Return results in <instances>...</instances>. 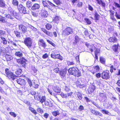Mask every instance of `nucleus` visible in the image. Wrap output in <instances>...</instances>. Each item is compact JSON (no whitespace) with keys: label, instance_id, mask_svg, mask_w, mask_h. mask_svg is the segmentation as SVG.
I'll return each instance as SVG.
<instances>
[{"label":"nucleus","instance_id":"nucleus-1","mask_svg":"<svg viewBox=\"0 0 120 120\" xmlns=\"http://www.w3.org/2000/svg\"><path fill=\"white\" fill-rule=\"evenodd\" d=\"M68 73L70 75H73L75 77H78L81 75V73L76 67H73L70 68L68 70Z\"/></svg>","mask_w":120,"mask_h":120},{"label":"nucleus","instance_id":"nucleus-2","mask_svg":"<svg viewBox=\"0 0 120 120\" xmlns=\"http://www.w3.org/2000/svg\"><path fill=\"white\" fill-rule=\"evenodd\" d=\"M45 26L47 30L45 28H42L41 29V30L47 36L50 37L52 36V33L47 30H50L52 29V24L50 23H47L45 25Z\"/></svg>","mask_w":120,"mask_h":120},{"label":"nucleus","instance_id":"nucleus-3","mask_svg":"<svg viewBox=\"0 0 120 120\" xmlns=\"http://www.w3.org/2000/svg\"><path fill=\"white\" fill-rule=\"evenodd\" d=\"M6 76L9 79L14 80L17 76L9 70L8 68H6L5 70Z\"/></svg>","mask_w":120,"mask_h":120},{"label":"nucleus","instance_id":"nucleus-4","mask_svg":"<svg viewBox=\"0 0 120 120\" xmlns=\"http://www.w3.org/2000/svg\"><path fill=\"white\" fill-rule=\"evenodd\" d=\"M74 30L72 28L67 27L64 30L62 33V35L64 36H66L72 34Z\"/></svg>","mask_w":120,"mask_h":120},{"label":"nucleus","instance_id":"nucleus-5","mask_svg":"<svg viewBox=\"0 0 120 120\" xmlns=\"http://www.w3.org/2000/svg\"><path fill=\"white\" fill-rule=\"evenodd\" d=\"M59 52L58 51L56 50H55L51 55V57L54 59H58L60 60L63 59V57L60 54H57Z\"/></svg>","mask_w":120,"mask_h":120},{"label":"nucleus","instance_id":"nucleus-6","mask_svg":"<svg viewBox=\"0 0 120 120\" xmlns=\"http://www.w3.org/2000/svg\"><path fill=\"white\" fill-rule=\"evenodd\" d=\"M111 76L110 72L108 70L104 71L101 74V77L103 79L107 80L109 79Z\"/></svg>","mask_w":120,"mask_h":120},{"label":"nucleus","instance_id":"nucleus-7","mask_svg":"<svg viewBox=\"0 0 120 120\" xmlns=\"http://www.w3.org/2000/svg\"><path fill=\"white\" fill-rule=\"evenodd\" d=\"M24 42L25 45L28 48L31 47L32 46V39L30 37H27L24 39Z\"/></svg>","mask_w":120,"mask_h":120},{"label":"nucleus","instance_id":"nucleus-8","mask_svg":"<svg viewBox=\"0 0 120 120\" xmlns=\"http://www.w3.org/2000/svg\"><path fill=\"white\" fill-rule=\"evenodd\" d=\"M8 10L9 11L11 12H12L11 14H7L5 16L6 18L8 19H14V13H13V10L11 8L9 7L8 8Z\"/></svg>","mask_w":120,"mask_h":120},{"label":"nucleus","instance_id":"nucleus-9","mask_svg":"<svg viewBox=\"0 0 120 120\" xmlns=\"http://www.w3.org/2000/svg\"><path fill=\"white\" fill-rule=\"evenodd\" d=\"M17 8L21 13H23L24 14L27 13V11L26 8L22 5L20 4L17 7Z\"/></svg>","mask_w":120,"mask_h":120},{"label":"nucleus","instance_id":"nucleus-10","mask_svg":"<svg viewBox=\"0 0 120 120\" xmlns=\"http://www.w3.org/2000/svg\"><path fill=\"white\" fill-rule=\"evenodd\" d=\"M19 28L22 32L24 34L27 31V27L22 24H20L19 25Z\"/></svg>","mask_w":120,"mask_h":120},{"label":"nucleus","instance_id":"nucleus-11","mask_svg":"<svg viewBox=\"0 0 120 120\" xmlns=\"http://www.w3.org/2000/svg\"><path fill=\"white\" fill-rule=\"evenodd\" d=\"M119 47H120L118 43L116 44H115L112 45V49L113 51L116 54H118L119 52H118Z\"/></svg>","mask_w":120,"mask_h":120},{"label":"nucleus","instance_id":"nucleus-12","mask_svg":"<svg viewBox=\"0 0 120 120\" xmlns=\"http://www.w3.org/2000/svg\"><path fill=\"white\" fill-rule=\"evenodd\" d=\"M100 68L98 65H97L93 67V68L90 72L93 74L99 71Z\"/></svg>","mask_w":120,"mask_h":120},{"label":"nucleus","instance_id":"nucleus-13","mask_svg":"<svg viewBox=\"0 0 120 120\" xmlns=\"http://www.w3.org/2000/svg\"><path fill=\"white\" fill-rule=\"evenodd\" d=\"M90 111L91 113L95 116H102V114L101 113L95 109H91L90 110Z\"/></svg>","mask_w":120,"mask_h":120},{"label":"nucleus","instance_id":"nucleus-14","mask_svg":"<svg viewBox=\"0 0 120 120\" xmlns=\"http://www.w3.org/2000/svg\"><path fill=\"white\" fill-rule=\"evenodd\" d=\"M16 82L21 85H24L26 84V81L24 79L19 78L16 80Z\"/></svg>","mask_w":120,"mask_h":120},{"label":"nucleus","instance_id":"nucleus-15","mask_svg":"<svg viewBox=\"0 0 120 120\" xmlns=\"http://www.w3.org/2000/svg\"><path fill=\"white\" fill-rule=\"evenodd\" d=\"M40 13L41 16L45 18L47 17L48 15L47 11L45 9H42L41 10Z\"/></svg>","mask_w":120,"mask_h":120},{"label":"nucleus","instance_id":"nucleus-16","mask_svg":"<svg viewBox=\"0 0 120 120\" xmlns=\"http://www.w3.org/2000/svg\"><path fill=\"white\" fill-rule=\"evenodd\" d=\"M26 60L23 57L19 59H17V63L21 64H23L24 65L26 64Z\"/></svg>","mask_w":120,"mask_h":120},{"label":"nucleus","instance_id":"nucleus-17","mask_svg":"<svg viewBox=\"0 0 120 120\" xmlns=\"http://www.w3.org/2000/svg\"><path fill=\"white\" fill-rule=\"evenodd\" d=\"M95 86L94 85H92L88 89V92L91 94L94 92L95 89Z\"/></svg>","mask_w":120,"mask_h":120},{"label":"nucleus","instance_id":"nucleus-18","mask_svg":"<svg viewBox=\"0 0 120 120\" xmlns=\"http://www.w3.org/2000/svg\"><path fill=\"white\" fill-rule=\"evenodd\" d=\"M100 53V49L96 48L95 50L94 51L95 57L94 59L95 60H98V54Z\"/></svg>","mask_w":120,"mask_h":120},{"label":"nucleus","instance_id":"nucleus-19","mask_svg":"<svg viewBox=\"0 0 120 120\" xmlns=\"http://www.w3.org/2000/svg\"><path fill=\"white\" fill-rule=\"evenodd\" d=\"M86 47L88 48V50L90 51L91 52H92L93 51V49L94 48V45H90L89 43L86 44Z\"/></svg>","mask_w":120,"mask_h":120},{"label":"nucleus","instance_id":"nucleus-20","mask_svg":"<svg viewBox=\"0 0 120 120\" xmlns=\"http://www.w3.org/2000/svg\"><path fill=\"white\" fill-rule=\"evenodd\" d=\"M109 41L111 43H116L117 42L118 39L115 37H112L109 39Z\"/></svg>","mask_w":120,"mask_h":120},{"label":"nucleus","instance_id":"nucleus-21","mask_svg":"<svg viewBox=\"0 0 120 120\" xmlns=\"http://www.w3.org/2000/svg\"><path fill=\"white\" fill-rule=\"evenodd\" d=\"M40 42L41 46L43 48H45L47 47V45L43 39H40L39 40L38 42ZM38 43L39 44V43Z\"/></svg>","mask_w":120,"mask_h":120},{"label":"nucleus","instance_id":"nucleus-22","mask_svg":"<svg viewBox=\"0 0 120 120\" xmlns=\"http://www.w3.org/2000/svg\"><path fill=\"white\" fill-rule=\"evenodd\" d=\"M74 41L73 42V43L74 45H75L77 44L78 43H79L81 41V39L79 38L77 35L75 36V38Z\"/></svg>","mask_w":120,"mask_h":120},{"label":"nucleus","instance_id":"nucleus-23","mask_svg":"<svg viewBox=\"0 0 120 120\" xmlns=\"http://www.w3.org/2000/svg\"><path fill=\"white\" fill-rule=\"evenodd\" d=\"M40 8V6L38 4L35 3L32 6L31 9L33 10L38 9Z\"/></svg>","mask_w":120,"mask_h":120},{"label":"nucleus","instance_id":"nucleus-24","mask_svg":"<svg viewBox=\"0 0 120 120\" xmlns=\"http://www.w3.org/2000/svg\"><path fill=\"white\" fill-rule=\"evenodd\" d=\"M66 71H64V70H60L59 71V75L62 78H64L65 77Z\"/></svg>","mask_w":120,"mask_h":120},{"label":"nucleus","instance_id":"nucleus-25","mask_svg":"<svg viewBox=\"0 0 120 120\" xmlns=\"http://www.w3.org/2000/svg\"><path fill=\"white\" fill-rule=\"evenodd\" d=\"M60 18L57 16H56L53 18L52 19V21L54 23H58L60 21Z\"/></svg>","mask_w":120,"mask_h":120},{"label":"nucleus","instance_id":"nucleus-26","mask_svg":"<svg viewBox=\"0 0 120 120\" xmlns=\"http://www.w3.org/2000/svg\"><path fill=\"white\" fill-rule=\"evenodd\" d=\"M94 19L95 20L97 21L99 20L100 16L96 11L94 13Z\"/></svg>","mask_w":120,"mask_h":120},{"label":"nucleus","instance_id":"nucleus-27","mask_svg":"<svg viewBox=\"0 0 120 120\" xmlns=\"http://www.w3.org/2000/svg\"><path fill=\"white\" fill-rule=\"evenodd\" d=\"M47 2L49 3V4L52 7V8H49V9H50L51 10H52L55 8L56 9V7L57 6L54 4H53L51 2L48 0L47 1Z\"/></svg>","mask_w":120,"mask_h":120},{"label":"nucleus","instance_id":"nucleus-28","mask_svg":"<svg viewBox=\"0 0 120 120\" xmlns=\"http://www.w3.org/2000/svg\"><path fill=\"white\" fill-rule=\"evenodd\" d=\"M38 97L40 99V102L42 104L46 101V97L45 95L42 96L41 98V96H39Z\"/></svg>","mask_w":120,"mask_h":120},{"label":"nucleus","instance_id":"nucleus-29","mask_svg":"<svg viewBox=\"0 0 120 120\" xmlns=\"http://www.w3.org/2000/svg\"><path fill=\"white\" fill-rule=\"evenodd\" d=\"M0 22L3 23H6L7 22V20L4 17L0 15Z\"/></svg>","mask_w":120,"mask_h":120},{"label":"nucleus","instance_id":"nucleus-30","mask_svg":"<svg viewBox=\"0 0 120 120\" xmlns=\"http://www.w3.org/2000/svg\"><path fill=\"white\" fill-rule=\"evenodd\" d=\"M96 1L98 2V3L100 5L102 6L103 7H105V3L103 2L101 0H96Z\"/></svg>","mask_w":120,"mask_h":120},{"label":"nucleus","instance_id":"nucleus-31","mask_svg":"<svg viewBox=\"0 0 120 120\" xmlns=\"http://www.w3.org/2000/svg\"><path fill=\"white\" fill-rule=\"evenodd\" d=\"M29 109L35 115H36L37 114V112L36 110L32 107H29Z\"/></svg>","mask_w":120,"mask_h":120},{"label":"nucleus","instance_id":"nucleus-32","mask_svg":"<svg viewBox=\"0 0 120 120\" xmlns=\"http://www.w3.org/2000/svg\"><path fill=\"white\" fill-rule=\"evenodd\" d=\"M116 69L115 67H114V66L112 65L110 66V71L111 73L113 72V71H115L116 70Z\"/></svg>","mask_w":120,"mask_h":120},{"label":"nucleus","instance_id":"nucleus-33","mask_svg":"<svg viewBox=\"0 0 120 120\" xmlns=\"http://www.w3.org/2000/svg\"><path fill=\"white\" fill-rule=\"evenodd\" d=\"M52 115L54 116H56L60 114L59 112V110L55 111L52 112Z\"/></svg>","mask_w":120,"mask_h":120},{"label":"nucleus","instance_id":"nucleus-34","mask_svg":"<svg viewBox=\"0 0 120 120\" xmlns=\"http://www.w3.org/2000/svg\"><path fill=\"white\" fill-rule=\"evenodd\" d=\"M14 33L17 38H19L21 37V33L17 31H15Z\"/></svg>","mask_w":120,"mask_h":120},{"label":"nucleus","instance_id":"nucleus-35","mask_svg":"<svg viewBox=\"0 0 120 120\" xmlns=\"http://www.w3.org/2000/svg\"><path fill=\"white\" fill-rule=\"evenodd\" d=\"M15 55L16 56L21 57L22 56V53L20 52H17L15 53Z\"/></svg>","mask_w":120,"mask_h":120},{"label":"nucleus","instance_id":"nucleus-36","mask_svg":"<svg viewBox=\"0 0 120 120\" xmlns=\"http://www.w3.org/2000/svg\"><path fill=\"white\" fill-rule=\"evenodd\" d=\"M6 4L5 2L3 0H0V7H4L5 6Z\"/></svg>","mask_w":120,"mask_h":120},{"label":"nucleus","instance_id":"nucleus-37","mask_svg":"<svg viewBox=\"0 0 120 120\" xmlns=\"http://www.w3.org/2000/svg\"><path fill=\"white\" fill-rule=\"evenodd\" d=\"M54 90L55 92L57 93H60V88L57 86L55 87H54Z\"/></svg>","mask_w":120,"mask_h":120},{"label":"nucleus","instance_id":"nucleus-38","mask_svg":"<svg viewBox=\"0 0 120 120\" xmlns=\"http://www.w3.org/2000/svg\"><path fill=\"white\" fill-rule=\"evenodd\" d=\"M22 72V71L21 69H18L15 72V74L18 75H20Z\"/></svg>","mask_w":120,"mask_h":120},{"label":"nucleus","instance_id":"nucleus-39","mask_svg":"<svg viewBox=\"0 0 120 120\" xmlns=\"http://www.w3.org/2000/svg\"><path fill=\"white\" fill-rule=\"evenodd\" d=\"M12 4L15 6H18L19 4V2L17 0H12Z\"/></svg>","mask_w":120,"mask_h":120},{"label":"nucleus","instance_id":"nucleus-40","mask_svg":"<svg viewBox=\"0 0 120 120\" xmlns=\"http://www.w3.org/2000/svg\"><path fill=\"white\" fill-rule=\"evenodd\" d=\"M100 61L101 63L104 64L105 63V60L104 58L100 57Z\"/></svg>","mask_w":120,"mask_h":120},{"label":"nucleus","instance_id":"nucleus-41","mask_svg":"<svg viewBox=\"0 0 120 120\" xmlns=\"http://www.w3.org/2000/svg\"><path fill=\"white\" fill-rule=\"evenodd\" d=\"M37 111L38 113L40 114H42L44 112V111L43 109L40 108H37Z\"/></svg>","mask_w":120,"mask_h":120},{"label":"nucleus","instance_id":"nucleus-42","mask_svg":"<svg viewBox=\"0 0 120 120\" xmlns=\"http://www.w3.org/2000/svg\"><path fill=\"white\" fill-rule=\"evenodd\" d=\"M6 60L7 61H10L11 59V56L6 54L5 56Z\"/></svg>","mask_w":120,"mask_h":120},{"label":"nucleus","instance_id":"nucleus-43","mask_svg":"<svg viewBox=\"0 0 120 120\" xmlns=\"http://www.w3.org/2000/svg\"><path fill=\"white\" fill-rule=\"evenodd\" d=\"M42 3L43 6L45 7H48L49 6L47 3L46 0H43L42 1Z\"/></svg>","mask_w":120,"mask_h":120},{"label":"nucleus","instance_id":"nucleus-44","mask_svg":"<svg viewBox=\"0 0 120 120\" xmlns=\"http://www.w3.org/2000/svg\"><path fill=\"white\" fill-rule=\"evenodd\" d=\"M47 42L49 44H51L52 46L55 47L56 46V45L53 43L52 42V41H50L49 40H46Z\"/></svg>","mask_w":120,"mask_h":120},{"label":"nucleus","instance_id":"nucleus-45","mask_svg":"<svg viewBox=\"0 0 120 120\" xmlns=\"http://www.w3.org/2000/svg\"><path fill=\"white\" fill-rule=\"evenodd\" d=\"M26 80L30 87H31L32 85V82L31 80L28 78H27Z\"/></svg>","mask_w":120,"mask_h":120},{"label":"nucleus","instance_id":"nucleus-46","mask_svg":"<svg viewBox=\"0 0 120 120\" xmlns=\"http://www.w3.org/2000/svg\"><path fill=\"white\" fill-rule=\"evenodd\" d=\"M53 1L54 2L58 5H60L61 3L60 0H53Z\"/></svg>","mask_w":120,"mask_h":120},{"label":"nucleus","instance_id":"nucleus-47","mask_svg":"<svg viewBox=\"0 0 120 120\" xmlns=\"http://www.w3.org/2000/svg\"><path fill=\"white\" fill-rule=\"evenodd\" d=\"M77 95L79 99L80 100H81L82 98V96L81 93L79 92H77Z\"/></svg>","mask_w":120,"mask_h":120},{"label":"nucleus","instance_id":"nucleus-48","mask_svg":"<svg viewBox=\"0 0 120 120\" xmlns=\"http://www.w3.org/2000/svg\"><path fill=\"white\" fill-rule=\"evenodd\" d=\"M84 19L88 24L90 25L91 24V21L88 18H85Z\"/></svg>","mask_w":120,"mask_h":120},{"label":"nucleus","instance_id":"nucleus-49","mask_svg":"<svg viewBox=\"0 0 120 120\" xmlns=\"http://www.w3.org/2000/svg\"><path fill=\"white\" fill-rule=\"evenodd\" d=\"M64 90L66 92H68L71 90V89L69 86H66L64 87Z\"/></svg>","mask_w":120,"mask_h":120},{"label":"nucleus","instance_id":"nucleus-50","mask_svg":"<svg viewBox=\"0 0 120 120\" xmlns=\"http://www.w3.org/2000/svg\"><path fill=\"white\" fill-rule=\"evenodd\" d=\"M1 39L3 40V43L4 45H6L7 44V41L4 38L1 37Z\"/></svg>","mask_w":120,"mask_h":120},{"label":"nucleus","instance_id":"nucleus-51","mask_svg":"<svg viewBox=\"0 0 120 120\" xmlns=\"http://www.w3.org/2000/svg\"><path fill=\"white\" fill-rule=\"evenodd\" d=\"M67 63L68 66L73 65L75 64V62L73 61L70 62L68 61H67Z\"/></svg>","mask_w":120,"mask_h":120},{"label":"nucleus","instance_id":"nucleus-52","mask_svg":"<svg viewBox=\"0 0 120 120\" xmlns=\"http://www.w3.org/2000/svg\"><path fill=\"white\" fill-rule=\"evenodd\" d=\"M115 16L118 19H120V9L119 12L118 13L116 12Z\"/></svg>","mask_w":120,"mask_h":120},{"label":"nucleus","instance_id":"nucleus-53","mask_svg":"<svg viewBox=\"0 0 120 120\" xmlns=\"http://www.w3.org/2000/svg\"><path fill=\"white\" fill-rule=\"evenodd\" d=\"M99 96L101 98H104L106 97V95L103 93H100Z\"/></svg>","mask_w":120,"mask_h":120},{"label":"nucleus","instance_id":"nucleus-54","mask_svg":"<svg viewBox=\"0 0 120 120\" xmlns=\"http://www.w3.org/2000/svg\"><path fill=\"white\" fill-rule=\"evenodd\" d=\"M26 6L27 7L30 8L31 6V3L30 2L27 1L26 3Z\"/></svg>","mask_w":120,"mask_h":120},{"label":"nucleus","instance_id":"nucleus-55","mask_svg":"<svg viewBox=\"0 0 120 120\" xmlns=\"http://www.w3.org/2000/svg\"><path fill=\"white\" fill-rule=\"evenodd\" d=\"M60 95L63 98H67L66 94H65L62 92H61L60 94Z\"/></svg>","mask_w":120,"mask_h":120},{"label":"nucleus","instance_id":"nucleus-56","mask_svg":"<svg viewBox=\"0 0 120 120\" xmlns=\"http://www.w3.org/2000/svg\"><path fill=\"white\" fill-rule=\"evenodd\" d=\"M5 49H1L0 51V53L2 55H5L6 53Z\"/></svg>","mask_w":120,"mask_h":120},{"label":"nucleus","instance_id":"nucleus-57","mask_svg":"<svg viewBox=\"0 0 120 120\" xmlns=\"http://www.w3.org/2000/svg\"><path fill=\"white\" fill-rule=\"evenodd\" d=\"M44 102L45 105L48 106L49 107H51L52 106L49 104V102L48 101H45Z\"/></svg>","mask_w":120,"mask_h":120},{"label":"nucleus","instance_id":"nucleus-58","mask_svg":"<svg viewBox=\"0 0 120 120\" xmlns=\"http://www.w3.org/2000/svg\"><path fill=\"white\" fill-rule=\"evenodd\" d=\"M82 4L81 2H79L77 5V6L78 8L81 7L82 6Z\"/></svg>","mask_w":120,"mask_h":120},{"label":"nucleus","instance_id":"nucleus-59","mask_svg":"<svg viewBox=\"0 0 120 120\" xmlns=\"http://www.w3.org/2000/svg\"><path fill=\"white\" fill-rule=\"evenodd\" d=\"M101 74L100 72L96 73L95 74L96 77L98 78H99L101 77Z\"/></svg>","mask_w":120,"mask_h":120},{"label":"nucleus","instance_id":"nucleus-60","mask_svg":"<svg viewBox=\"0 0 120 120\" xmlns=\"http://www.w3.org/2000/svg\"><path fill=\"white\" fill-rule=\"evenodd\" d=\"M54 72L56 73H58L60 71V69L59 68H55L53 70Z\"/></svg>","mask_w":120,"mask_h":120},{"label":"nucleus","instance_id":"nucleus-61","mask_svg":"<svg viewBox=\"0 0 120 120\" xmlns=\"http://www.w3.org/2000/svg\"><path fill=\"white\" fill-rule=\"evenodd\" d=\"M73 92H71L69 93H68L66 94L67 98L69 97H71L72 95Z\"/></svg>","mask_w":120,"mask_h":120},{"label":"nucleus","instance_id":"nucleus-62","mask_svg":"<svg viewBox=\"0 0 120 120\" xmlns=\"http://www.w3.org/2000/svg\"><path fill=\"white\" fill-rule=\"evenodd\" d=\"M48 56V55L47 53H45L43 55L42 57L43 59H45Z\"/></svg>","mask_w":120,"mask_h":120},{"label":"nucleus","instance_id":"nucleus-63","mask_svg":"<svg viewBox=\"0 0 120 120\" xmlns=\"http://www.w3.org/2000/svg\"><path fill=\"white\" fill-rule=\"evenodd\" d=\"M102 112L103 113H105L106 114H108L109 113V112L105 110H101Z\"/></svg>","mask_w":120,"mask_h":120},{"label":"nucleus","instance_id":"nucleus-64","mask_svg":"<svg viewBox=\"0 0 120 120\" xmlns=\"http://www.w3.org/2000/svg\"><path fill=\"white\" fill-rule=\"evenodd\" d=\"M10 114L11 116H13L14 117H15L16 116V114L13 112H10L9 113Z\"/></svg>","mask_w":120,"mask_h":120}]
</instances>
